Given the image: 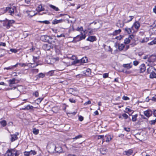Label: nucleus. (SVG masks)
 <instances>
[{
	"instance_id": "7c9ffc66",
	"label": "nucleus",
	"mask_w": 156,
	"mask_h": 156,
	"mask_svg": "<svg viewBox=\"0 0 156 156\" xmlns=\"http://www.w3.org/2000/svg\"><path fill=\"white\" fill-rule=\"evenodd\" d=\"M87 61V59L86 57H83L80 59V62L82 63H85Z\"/></svg>"
},
{
	"instance_id": "4d7b16f0",
	"label": "nucleus",
	"mask_w": 156,
	"mask_h": 156,
	"mask_svg": "<svg viewBox=\"0 0 156 156\" xmlns=\"http://www.w3.org/2000/svg\"><path fill=\"white\" fill-rule=\"evenodd\" d=\"M57 37H65V35L63 34H61L60 35H57Z\"/></svg>"
},
{
	"instance_id": "f03ea898",
	"label": "nucleus",
	"mask_w": 156,
	"mask_h": 156,
	"mask_svg": "<svg viewBox=\"0 0 156 156\" xmlns=\"http://www.w3.org/2000/svg\"><path fill=\"white\" fill-rule=\"evenodd\" d=\"M6 10L10 13V15L13 16L14 12L16 10V7L15 6H10V7H7Z\"/></svg>"
},
{
	"instance_id": "0eeeda50",
	"label": "nucleus",
	"mask_w": 156,
	"mask_h": 156,
	"mask_svg": "<svg viewBox=\"0 0 156 156\" xmlns=\"http://www.w3.org/2000/svg\"><path fill=\"white\" fill-rule=\"evenodd\" d=\"M42 48L45 50L46 51L49 50L52 48L51 44H44Z\"/></svg>"
},
{
	"instance_id": "bb28decb",
	"label": "nucleus",
	"mask_w": 156,
	"mask_h": 156,
	"mask_svg": "<svg viewBox=\"0 0 156 156\" xmlns=\"http://www.w3.org/2000/svg\"><path fill=\"white\" fill-rule=\"evenodd\" d=\"M131 28H128L127 27L125 28L124 29V30L128 34H130L132 32V30Z\"/></svg>"
},
{
	"instance_id": "9d476101",
	"label": "nucleus",
	"mask_w": 156,
	"mask_h": 156,
	"mask_svg": "<svg viewBox=\"0 0 156 156\" xmlns=\"http://www.w3.org/2000/svg\"><path fill=\"white\" fill-rule=\"evenodd\" d=\"M19 133H16L15 134L13 135H11V140L12 142H13L15 140H16L17 139V136L19 135Z\"/></svg>"
},
{
	"instance_id": "774afa93",
	"label": "nucleus",
	"mask_w": 156,
	"mask_h": 156,
	"mask_svg": "<svg viewBox=\"0 0 156 156\" xmlns=\"http://www.w3.org/2000/svg\"><path fill=\"white\" fill-rule=\"evenodd\" d=\"M153 12L155 13L156 14V5H155L153 8Z\"/></svg>"
},
{
	"instance_id": "603ef678",
	"label": "nucleus",
	"mask_w": 156,
	"mask_h": 156,
	"mask_svg": "<svg viewBox=\"0 0 156 156\" xmlns=\"http://www.w3.org/2000/svg\"><path fill=\"white\" fill-rule=\"evenodd\" d=\"M30 154H33V155H35L36 154V152L34 150H31L30 151Z\"/></svg>"
},
{
	"instance_id": "a18cd8bd",
	"label": "nucleus",
	"mask_w": 156,
	"mask_h": 156,
	"mask_svg": "<svg viewBox=\"0 0 156 156\" xmlns=\"http://www.w3.org/2000/svg\"><path fill=\"white\" fill-rule=\"evenodd\" d=\"M122 116L125 119H126L128 118V116L126 113H124L122 114Z\"/></svg>"
},
{
	"instance_id": "4be33fe9",
	"label": "nucleus",
	"mask_w": 156,
	"mask_h": 156,
	"mask_svg": "<svg viewBox=\"0 0 156 156\" xmlns=\"http://www.w3.org/2000/svg\"><path fill=\"white\" fill-rule=\"evenodd\" d=\"M107 149L104 147L101 148L100 150L101 153L103 154H105L107 152Z\"/></svg>"
},
{
	"instance_id": "c756f323",
	"label": "nucleus",
	"mask_w": 156,
	"mask_h": 156,
	"mask_svg": "<svg viewBox=\"0 0 156 156\" xmlns=\"http://www.w3.org/2000/svg\"><path fill=\"white\" fill-rule=\"evenodd\" d=\"M0 123L3 127L7 125V122L5 120H3L0 121Z\"/></svg>"
},
{
	"instance_id": "1a4fd4ad",
	"label": "nucleus",
	"mask_w": 156,
	"mask_h": 156,
	"mask_svg": "<svg viewBox=\"0 0 156 156\" xmlns=\"http://www.w3.org/2000/svg\"><path fill=\"white\" fill-rule=\"evenodd\" d=\"M140 72L143 73L145 71L146 69L145 65L144 64H143L140 65L139 67Z\"/></svg>"
},
{
	"instance_id": "4468645a",
	"label": "nucleus",
	"mask_w": 156,
	"mask_h": 156,
	"mask_svg": "<svg viewBox=\"0 0 156 156\" xmlns=\"http://www.w3.org/2000/svg\"><path fill=\"white\" fill-rule=\"evenodd\" d=\"M133 152V151L132 149H130L127 151H125L123 152V154L127 156H129L131 155Z\"/></svg>"
},
{
	"instance_id": "cd10ccee",
	"label": "nucleus",
	"mask_w": 156,
	"mask_h": 156,
	"mask_svg": "<svg viewBox=\"0 0 156 156\" xmlns=\"http://www.w3.org/2000/svg\"><path fill=\"white\" fill-rule=\"evenodd\" d=\"M49 7L52 8V9H53L55 11H58L59 10V9L54 5L50 4V5H49Z\"/></svg>"
},
{
	"instance_id": "c85d7f7f",
	"label": "nucleus",
	"mask_w": 156,
	"mask_h": 156,
	"mask_svg": "<svg viewBox=\"0 0 156 156\" xmlns=\"http://www.w3.org/2000/svg\"><path fill=\"white\" fill-rule=\"evenodd\" d=\"M132 121L133 122H135L137 120V117L138 116L137 114H136L134 115H132Z\"/></svg>"
},
{
	"instance_id": "ea45409f",
	"label": "nucleus",
	"mask_w": 156,
	"mask_h": 156,
	"mask_svg": "<svg viewBox=\"0 0 156 156\" xmlns=\"http://www.w3.org/2000/svg\"><path fill=\"white\" fill-rule=\"evenodd\" d=\"M156 122V118L154 120H152L149 121V123L151 125H154Z\"/></svg>"
},
{
	"instance_id": "f704fd0d",
	"label": "nucleus",
	"mask_w": 156,
	"mask_h": 156,
	"mask_svg": "<svg viewBox=\"0 0 156 156\" xmlns=\"http://www.w3.org/2000/svg\"><path fill=\"white\" fill-rule=\"evenodd\" d=\"M148 44L149 45H153V44H156V38L154 39L151 42L148 43Z\"/></svg>"
},
{
	"instance_id": "de8ad7c7",
	"label": "nucleus",
	"mask_w": 156,
	"mask_h": 156,
	"mask_svg": "<svg viewBox=\"0 0 156 156\" xmlns=\"http://www.w3.org/2000/svg\"><path fill=\"white\" fill-rule=\"evenodd\" d=\"M86 72L88 73V75H90L91 73V70L89 68L87 69L86 70Z\"/></svg>"
},
{
	"instance_id": "6e6d98bb",
	"label": "nucleus",
	"mask_w": 156,
	"mask_h": 156,
	"mask_svg": "<svg viewBox=\"0 0 156 156\" xmlns=\"http://www.w3.org/2000/svg\"><path fill=\"white\" fill-rule=\"evenodd\" d=\"M69 101L71 103H75L76 102V101L75 100L73 99V98H70L69 99Z\"/></svg>"
},
{
	"instance_id": "b1692460",
	"label": "nucleus",
	"mask_w": 156,
	"mask_h": 156,
	"mask_svg": "<svg viewBox=\"0 0 156 156\" xmlns=\"http://www.w3.org/2000/svg\"><path fill=\"white\" fill-rule=\"evenodd\" d=\"M125 47V45L122 44H119L118 45V49L120 51H122Z\"/></svg>"
},
{
	"instance_id": "052dcab7",
	"label": "nucleus",
	"mask_w": 156,
	"mask_h": 156,
	"mask_svg": "<svg viewBox=\"0 0 156 156\" xmlns=\"http://www.w3.org/2000/svg\"><path fill=\"white\" fill-rule=\"evenodd\" d=\"M80 60H76L74 61V64H76L79 63H80Z\"/></svg>"
},
{
	"instance_id": "6e6552de",
	"label": "nucleus",
	"mask_w": 156,
	"mask_h": 156,
	"mask_svg": "<svg viewBox=\"0 0 156 156\" xmlns=\"http://www.w3.org/2000/svg\"><path fill=\"white\" fill-rule=\"evenodd\" d=\"M49 38V36L46 35L42 36L41 37V40L45 42H48Z\"/></svg>"
},
{
	"instance_id": "49530a36",
	"label": "nucleus",
	"mask_w": 156,
	"mask_h": 156,
	"mask_svg": "<svg viewBox=\"0 0 156 156\" xmlns=\"http://www.w3.org/2000/svg\"><path fill=\"white\" fill-rule=\"evenodd\" d=\"M10 51L12 52H14L15 53H16L18 51V50L17 49L14 48L11 49H10Z\"/></svg>"
},
{
	"instance_id": "6ab92c4d",
	"label": "nucleus",
	"mask_w": 156,
	"mask_h": 156,
	"mask_svg": "<svg viewBox=\"0 0 156 156\" xmlns=\"http://www.w3.org/2000/svg\"><path fill=\"white\" fill-rule=\"evenodd\" d=\"M124 23L123 21L122 22L120 20H119L118 21L117 23L116 24V26L120 27H122L124 26Z\"/></svg>"
},
{
	"instance_id": "393cba45",
	"label": "nucleus",
	"mask_w": 156,
	"mask_h": 156,
	"mask_svg": "<svg viewBox=\"0 0 156 156\" xmlns=\"http://www.w3.org/2000/svg\"><path fill=\"white\" fill-rule=\"evenodd\" d=\"M76 30L78 31H82L83 33H86L87 34V30H83V27H78L76 29Z\"/></svg>"
},
{
	"instance_id": "5701e85b",
	"label": "nucleus",
	"mask_w": 156,
	"mask_h": 156,
	"mask_svg": "<svg viewBox=\"0 0 156 156\" xmlns=\"http://www.w3.org/2000/svg\"><path fill=\"white\" fill-rule=\"evenodd\" d=\"M12 152V156H18L19 154L18 151L14 149H11Z\"/></svg>"
},
{
	"instance_id": "72a5a7b5",
	"label": "nucleus",
	"mask_w": 156,
	"mask_h": 156,
	"mask_svg": "<svg viewBox=\"0 0 156 156\" xmlns=\"http://www.w3.org/2000/svg\"><path fill=\"white\" fill-rule=\"evenodd\" d=\"M121 31V30L120 29H119L118 30H115L113 32V34L114 35H116L119 34L120 33Z\"/></svg>"
},
{
	"instance_id": "c9c22d12",
	"label": "nucleus",
	"mask_w": 156,
	"mask_h": 156,
	"mask_svg": "<svg viewBox=\"0 0 156 156\" xmlns=\"http://www.w3.org/2000/svg\"><path fill=\"white\" fill-rule=\"evenodd\" d=\"M38 10L39 11H44V9L43 8L42 5H39L37 8Z\"/></svg>"
},
{
	"instance_id": "bf43d9fd",
	"label": "nucleus",
	"mask_w": 156,
	"mask_h": 156,
	"mask_svg": "<svg viewBox=\"0 0 156 156\" xmlns=\"http://www.w3.org/2000/svg\"><path fill=\"white\" fill-rule=\"evenodd\" d=\"M91 104V101H88L85 102L84 103V105H89Z\"/></svg>"
},
{
	"instance_id": "09e8293b",
	"label": "nucleus",
	"mask_w": 156,
	"mask_h": 156,
	"mask_svg": "<svg viewBox=\"0 0 156 156\" xmlns=\"http://www.w3.org/2000/svg\"><path fill=\"white\" fill-rule=\"evenodd\" d=\"M108 73H105L103 75V77L104 78H106L108 77Z\"/></svg>"
},
{
	"instance_id": "39448f33",
	"label": "nucleus",
	"mask_w": 156,
	"mask_h": 156,
	"mask_svg": "<svg viewBox=\"0 0 156 156\" xmlns=\"http://www.w3.org/2000/svg\"><path fill=\"white\" fill-rule=\"evenodd\" d=\"M144 115L147 118H149L152 115V112L151 110H148L144 112Z\"/></svg>"
},
{
	"instance_id": "13d9d810",
	"label": "nucleus",
	"mask_w": 156,
	"mask_h": 156,
	"mask_svg": "<svg viewBox=\"0 0 156 156\" xmlns=\"http://www.w3.org/2000/svg\"><path fill=\"white\" fill-rule=\"evenodd\" d=\"M122 99L123 100H129V98L128 97L125 96H124L122 97Z\"/></svg>"
},
{
	"instance_id": "69168bd1",
	"label": "nucleus",
	"mask_w": 156,
	"mask_h": 156,
	"mask_svg": "<svg viewBox=\"0 0 156 156\" xmlns=\"http://www.w3.org/2000/svg\"><path fill=\"white\" fill-rule=\"evenodd\" d=\"M151 100L153 101H156V95H155V96L153 97Z\"/></svg>"
},
{
	"instance_id": "dca6fc26",
	"label": "nucleus",
	"mask_w": 156,
	"mask_h": 156,
	"mask_svg": "<svg viewBox=\"0 0 156 156\" xmlns=\"http://www.w3.org/2000/svg\"><path fill=\"white\" fill-rule=\"evenodd\" d=\"M63 20L62 19H60L59 20L55 19L53 20L52 22V24L53 25H55L58 23H61L63 22Z\"/></svg>"
},
{
	"instance_id": "e2e57ef3",
	"label": "nucleus",
	"mask_w": 156,
	"mask_h": 156,
	"mask_svg": "<svg viewBox=\"0 0 156 156\" xmlns=\"http://www.w3.org/2000/svg\"><path fill=\"white\" fill-rule=\"evenodd\" d=\"M129 17L130 18V19L128 21V22L131 21L134 18V17L133 16H129Z\"/></svg>"
},
{
	"instance_id": "7ed1b4c3",
	"label": "nucleus",
	"mask_w": 156,
	"mask_h": 156,
	"mask_svg": "<svg viewBox=\"0 0 156 156\" xmlns=\"http://www.w3.org/2000/svg\"><path fill=\"white\" fill-rule=\"evenodd\" d=\"M98 29L94 28L91 29L88 28L87 30V33H88V35H93L95 34V33L97 31Z\"/></svg>"
},
{
	"instance_id": "e433bc0d",
	"label": "nucleus",
	"mask_w": 156,
	"mask_h": 156,
	"mask_svg": "<svg viewBox=\"0 0 156 156\" xmlns=\"http://www.w3.org/2000/svg\"><path fill=\"white\" fill-rule=\"evenodd\" d=\"M82 137V135L81 134H79L78 136H76L75 137L73 138L74 141L81 138Z\"/></svg>"
},
{
	"instance_id": "a19ab883",
	"label": "nucleus",
	"mask_w": 156,
	"mask_h": 156,
	"mask_svg": "<svg viewBox=\"0 0 156 156\" xmlns=\"http://www.w3.org/2000/svg\"><path fill=\"white\" fill-rule=\"evenodd\" d=\"M126 110H127V111H124V112L126 113H129V112H130L131 111H133L132 113H133V111L132 110H131L127 108H126L125 109Z\"/></svg>"
},
{
	"instance_id": "f8f14e48",
	"label": "nucleus",
	"mask_w": 156,
	"mask_h": 156,
	"mask_svg": "<svg viewBox=\"0 0 156 156\" xmlns=\"http://www.w3.org/2000/svg\"><path fill=\"white\" fill-rule=\"evenodd\" d=\"M16 79L15 78H13L12 79L8 80V83L9 86L10 87H12V85L16 83Z\"/></svg>"
},
{
	"instance_id": "3c124183",
	"label": "nucleus",
	"mask_w": 156,
	"mask_h": 156,
	"mask_svg": "<svg viewBox=\"0 0 156 156\" xmlns=\"http://www.w3.org/2000/svg\"><path fill=\"white\" fill-rule=\"evenodd\" d=\"M30 152H25L24 153V155L26 156H30Z\"/></svg>"
},
{
	"instance_id": "58836bf2",
	"label": "nucleus",
	"mask_w": 156,
	"mask_h": 156,
	"mask_svg": "<svg viewBox=\"0 0 156 156\" xmlns=\"http://www.w3.org/2000/svg\"><path fill=\"white\" fill-rule=\"evenodd\" d=\"M39 22L41 23H44L46 24H48L50 23V22L48 20H44L43 21H39Z\"/></svg>"
},
{
	"instance_id": "8fccbe9b",
	"label": "nucleus",
	"mask_w": 156,
	"mask_h": 156,
	"mask_svg": "<svg viewBox=\"0 0 156 156\" xmlns=\"http://www.w3.org/2000/svg\"><path fill=\"white\" fill-rule=\"evenodd\" d=\"M104 136V135H98V139H102L103 141Z\"/></svg>"
},
{
	"instance_id": "2f4dec72",
	"label": "nucleus",
	"mask_w": 156,
	"mask_h": 156,
	"mask_svg": "<svg viewBox=\"0 0 156 156\" xmlns=\"http://www.w3.org/2000/svg\"><path fill=\"white\" fill-rule=\"evenodd\" d=\"M39 130L35 128H34L33 129V133L35 135H37L38 134Z\"/></svg>"
},
{
	"instance_id": "20e7f679",
	"label": "nucleus",
	"mask_w": 156,
	"mask_h": 156,
	"mask_svg": "<svg viewBox=\"0 0 156 156\" xmlns=\"http://www.w3.org/2000/svg\"><path fill=\"white\" fill-rule=\"evenodd\" d=\"M86 34H86V33H84V34H83V33L82 32H81V36H80L79 35H77L76 37H74V39L79 38V39L78 40V41H80L83 39H85V38L86 37Z\"/></svg>"
},
{
	"instance_id": "5fc2aeb1",
	"label": "nucleus",
	"mask_w": 156,
	"mask_h": 156,
	"mask_svg": "<svg viewBox=\"0 0 156 156\" xmlns=\"http://www.w3.org/2000/svg\"><path fill=\"white\" fill-rule=\"evenodd\" d=\"M133 65L135 66L137 65L139 63V62L137 61H135L133 62Z\"/></svg>"
},
{
	"instance_id": "aec40b11",
	"label": "nucleus",
	"mask_w": 156,
	"mask_h": 156,
	"mask_svg": "<svg viewBox=\"0 0 156 156\" xmlns=\"http://www.w3.org/2000/svg\"><path fill=\"white\" fill-rule=\"evenodd\" d=\"M5 156H12V152L11 149L8 150L5 154Z\"/></svg>"
},
{
	"instance_id": "a211bd4d",
	"label": "nucleus",
	"mask_w": 156,
	"mask_h": 156,
	"mask_svg": "<svg viewBox=\"0 0 156 156\" xmlns=\"http://www.w3.org/2000/svg\"><path fill=\"white\" fill-rule=\"evenodd\" d=\"M156 69L153 66L149 67L147 69V72L148 73L151 74V73H152Z\"/></svg>"
},
{
	"instance_id": "473e14b6",
	"label": "nucleus",
	"mask_w": 156,
	"mask_h": 156,
	"mask_svg": "<svg viewBox=\"0 0 156 156\" xmlns=\"http://www.w3.org/2000/svg\"><path fill=\"white\" fill-rule=\"evenodd\" d=\"M149 40V39L147 37H145L140 41L142 43H145L147 42Z\"/></svg>"
},
{
	"instance_id": "ddd939ff",
	"label": "nucleus",
	"mask_w": 156,
	"mask_h": 156,
	"mask_svg": "<svg viewBox=\"0 0 156 156\" xmlns=\"http://www.w3.org/2000/svg\"><path fill=\"white\" fill-rule=\"evenodd\" d=\"M87 40V41H89L91 42H93V41H96V38L95 36H90L88 37Z\"/></svg>"
},
{
	"instance_id": "864d4df0",
	"label": "nucleus",
	"mask_w": 156,
	"mask_h": 156,
	"mask_svg": "<svg viewBox=\"0 0 156 156\" xmlns=\"http://www.w3.org/2000/svg\"><path fill=\"white\" fill-rule=\"evenodd\" d=\"M83 75L81 74H80L76 75V77L77 78H81L83 77Z\"/></svg>"
},
{
	"instance_id": "37998d69",
	"label": "nucleus",
	"mask_w": 156,
	"mask_h": 156,
	"mask_svg": "<svg viewBox=\"0 0 156 156\" xmlns=\"http://www.w3.org/2000/svg\"><path fill=\"white\" fill-rule=\"evenodd\" d=\"M38 76L40 78H43L45 76V75L43 73H41L38 75Z\"/></svg>"
},
{
	"instance_id": "79ce46f5",
	"label": "nucleus",
	"mask_w": 156,
	"mask_h": 156,
	"mask_svg": "<svg viewBox=\"0 0 156 156\" xmlns=\"http://www.w3.org/2000/svg\"><path fill=\"white\" fill-rule=\"evenodd\" d=\"M25 107L26 110H29L30 109H33L34 108L33 106L31 105L30 106V105H28Z\"/></svg>"
},
{
	"instance_id": "c03bdc74",
	"label": "nucleus",
	"mask_w": 156,
	"mask_h": 156,
	"mask_svg": "<svg viewBox=\"0 0 156 156\" xmlns=\"http://www.w3.org/2000/svg\"><path fill=\"white\" fill-rule=\"evenodd\" d=\"M33 94L34 96L37 97L38 96V92L37 91H35L33 93Z\"/></svg>"
},
{
	"instance_id": "0e129e2a",
	"label": "nucleus",
	"mask_w": 156,
	"mask_h": 156,
	"mask_svg": "<svg viewBox=\"0 0 156 156\" xmlns=\"http://www.w3.org/2000/svg\"><path fill=\"white\" fill-rule=\"evenodd\" d=\"M134 37L133 35H131L129 36V37L128 38H129L130 40H131L133 39L134 38Z\"/></svg>"
},
{
	"instance_id": "f257e3e1",
	"label": "nucleus",
	"mask_w": 156,
	"mask_h": 156,
	"mask_svg": "<svg viewBox=\"0 0 156 156\" xmlns=\"http://www.w3.org/2000/svg\"><path fill=\"white\" fill-rule=\"evenodd\" d=\"M15 23V21L13 20H6L4 23H3V25L6 28L9 29L10 27L12 26V24Z\"/></svg>"
},
{
	"instance_id": "680f3d73",
	"label": "nucleus",
	"mask_w": 156,
	"mask_h": 156,
	"mask_svg": "<svg viewBox=\"0 0 156 156\" xmlns=\"http://www.w3.org/2000/svg\"><path fill=\"white\" fill-rule=\"evenodd\" d=\"M79 119L80 121H82L83 119V117L81 116H79Z\"/></svg>"
},
{
	"instance_id": "423d86ee",
	"label": "nucleus",
	"mask_w": 156,
	"mask_h": 156,
	"mask_svg": "<svg viewBox=\"0 0 156 156\" xmlns=\"http://www.w3.org/2000/svg\"><path fill=\"white\" fill-rule=\"evenodd\" d=\"M112 139V138L110 135H107L105 136H104L103 142L105 141L109 142Z\"/></svg>"
},
{
	"instance_id": "9b49d317",
	"label": "nucleus",
	"mask_w": 156,
	"mask_h": 156,
	"mask_svg": "<svg viewBox=\"0 0 156 156\" xmlns=\"http://www.w3.org/2000/svg\"><path fill=\"white\" fill-rule=\"evenodd\" d=\"M51 147V148L52 150L55 151L57 152H59L60 151H59L58 150V149H60V150H61V147H56V146L54 144H51L50 145Z\"/></svg>"
},
{
	"instance_id": "2eb2a0df",
	"label": "nucleus",
	"mask_w": 156,
	"mask_h": 156,
	"mask_svg": "<svg viewBox=\"0 0 156 156\" xmlns=\"http://www.w3.org/2000/svg\"><path fill=\"white\" fill-rule=\"evenodd\" d=\"M140 26L139 23L138 21H136L134 23L133 26L131 27V28H133V27H134L136 29H138Z\"/></svg>"
},
{
	"instance_id": "a878e982",
	"label": "nucleus",
	"mask_w": 156,
	"mask_h": 156,
	"mask_svg": "<svg viewBox=\"0 0 156 156\" xmlns=\"http://www.w3.org/2000/svg\"><path fill=\"white\" fill-rule=\"evenodd\" d=\"M17 65H18V64H16V65H14V66H10L8 67H5V68H4V69H6L7 70L12 69H13L14 68L16 67Z\"/></svg>"
},
{
	"instance_id": "f3484780",
	"label": "nucleus",
	"mask_w": 156,
	"mask_h": 156,
	"mask_svg": "<svg viewBox=\"0 0 156 156\" xmlns=\"http://www.w3.org/2000/svg\"><path fill=\"white\" fill-rule=\"evenodd\" d=\"M150 78L152 79L156 78V69L152 73H151L150 75Z\"/></svg>"
},
{
	"instance_id": "4c0bfd02",
	"label": "nucleus",
	"mask_w": 156,
	"mask_h": 156,
	"mask_svg": "<svg viewBox=\"0 0 156 156\" xmlns=\"http://www.w3.org/2000/svg\"><path fill=\"white\" fill-rule=\"evenodd\" d=\"M130 40L129 38H126L125 40L124 41V43L125 44H128L130 42Z\"/></svg>"
},
{
	"instance_id": "412c9836",
	"label": "nucleus",
	"mask_w": 156,
	"mask_h": 156,
	"mask_svg": "<svg viewBox=\"0 0 156 156\" xmlns=\"http://www.w3.org/2000/svg\"><path fill=\"white\" fill-rule=\"evenodd\" d=\"M132 65L130 63L129 64H123V67L126 68L127 69H129L131 68L132 67Z\"/></svg>"
},
{
	"instance_id": "338daca9",
	"label": "nucleus",
	"mask_w": 156,
	"mask_h": 156,
	"mask_svg": "<svg viewBox=\"0 0 156 156\" xmlns=\"http://www.w3.org/2000/svg\"><path fill=\"white\" fill-rule=\"evenodd\" d=\"M124 129L127 132H129L130 130V129L129 128H126L125 127L124 128Z\"/></svg>"
}]
</instances>
